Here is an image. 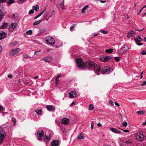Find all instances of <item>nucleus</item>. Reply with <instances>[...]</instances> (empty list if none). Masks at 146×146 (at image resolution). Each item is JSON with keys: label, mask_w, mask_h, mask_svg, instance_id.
Listing matches in <instances>:
<instances>
[{"label": "nucleus", "mask_w": 146, "mask_h": 146, "mask_svg": "<svg viewBox=\"0 0 146 146\" xmlns=\"http://www.w3.org/2000/svg\"><path fill=\"white\" fill-rule=\"evenodd\" d=\"M92 69H93L95 74L98 75H100L101 72L103 74H108L112 70V68H108L107 66H104L102 68L101 71V68L100 66L99 65L95 63L92 61Z\"/></svg>", "instance_id": "1"}, {"label": "nucleus", "mask_w": 146, "mask_h": 146, "mask_svg": "<svg viewBox=\"0 0 146 146\" xmlns=\"http://www.w3.org/2000/svg\"><path fill=\"white\" fill-rule=\"evenodd\" d=\"M77 67L81 69L87 68L90 70L91 68V61H88L86 63L83 62V59L81 58H76L75 59Z\"/></svg>", "instance_id": "2"}, {"label": "nucleus", "mask_w": 146, "mask_h": 146, "mask_svg": "<svg viewBox=\"0 0 146 146\" xmlns=\"http://www.w3.org/2000/svg\"><path fill=\"white\" fill-rule=\"evenodd\" d=\"M6 136V133L3 129L0 126V144L2 143Z\"/></svg>", "instance_id": "3"}, {"label": "nucleus", "mask_w": 146, "mask_h": 146, "mask_svg": "<svg viewBox=\"0 0 146 146\" xmlns=\"http://www.w3.org/2000/svg\"><path fill=\"white\" fill-rule=\"evenodd\" d=\"M46 41L48 45H52L54 44L55 41L54 39L50 36H48L46 38Z\"/></svg>", "instance_id": "4"}, {"label": "nucleus", "mask_w": 146, "mask_h": 146, "mask_svg": "<svg viewBox=\"0 0 146 146\" xmlns=\"http://www.w3.org/2000/svg\"><path fill=\"white\" fill-rule=\"evenodd\" d=\"M128 50V47L127 46L124 45L121 49L118 50V53L120 55H122L125 54Z\"/></svg>", "instance_id": "5"}, {"label": "nucleus", "mask_w": 146, "mask_h": 146, "mask_svg": "<svg viewBox=\"0 0 146 146\" xmlns=\"http://www.w3.org/2000/svg\"><path fill=\"white\" fill-rule=\"evenodd\" d=\"M20 49L17 48L12 50L10 52L9 55L13 56L18 54L20 51Z\"/></svg>", "instance_id": "6"}, {"label": "nucleus", "mask_w": 146, "mask_h": 146, "mask_svg": "<svg viewBox=\"0 0 146 146\" xmlns=\"http://www.w3.org/2000/svg\"><path fill=\"white\" fill-rule=\"evenodd\" d=\"M44 135V133L43 131V130H40L38 131L37 132V136L38 137V140H40L42 139L41 138H39L43 137Z\"/></svg>", "instance_id": "7"}, {"label": "nucleus", "mask_w": 146, "mask_h": 146, "mask_svg": "<svg viewBox=\"0 0 146 146\" xmlns=\"http://www.w3.org/2000/svg\"><path fill=\"white\" fill-rule=\"evenodd\" d=\"M111 59V57L109 56H106L104 57L101 58V60L104 62H105Z\"/></svg>", "instance_id": "8"}, {"label": "nucleus", "mask_w": 146, "mask_h": 146, "mask_svg": "<svg viewBox=\"0 0 146 146\" xmlns=\"http://www.w3.org/2000/svg\"><path fill=\"white\" fill-rule=\"evenodd\" d=\"M52 59L51 56H48L42 58L41 60H44L45 62H49Z\"/></svg>", "instance_id": "9"}, {"label": "nucleus", "mask_w": 146, "mask_h": 146, "mask_svg": "<svg viewBox=\"0 0 146 146\" xmlns=\"http://www.w3.org/2000/svg\"><path fill=\"white\" fill-rule=\"evenodd\" d=\"M76 96V92L75 91H72L69 93V98H74Z\"/></svg>", "instance_id": "10"}, {"label": "nucleus", "mask_w": 146, "mask_h": 146, "mask_svg": "<svg viewBox=\"0 0 146 146\" xmlns=\"http://www.w3.org/2000/svg\"><path fill=\"white\" fill-rule=\"evenodd\" d=\"M69 122V119L66 118H64L62 119L61 122L63 124L67 125L68 124Z\"/></svg>", "instance_id": "11"}, {"label": "nucleus", "mask_w": 146, "mask_h": 146, "mask_svg": "<svg viewBox=\"0 0 146 146\" xmlns=\"http://www.w3.org/2000/svg\"><path fill=\"white\" fill-rule=\"evenodd\" d=\"M46 108L47 110L50 111H53L55 109L54 107L50 105H47L46 106Z\"/></svg>", "instance_id": "12"}, {"label": "nucleus", "mask_w": 146, "mask_h": 146, "mask_svg": "<svg viewBox=\"0 0 146 146\" xmlns=\"http://www.w3.org/2000/svg\"><path fill=\"white\" fill-rule=\"evenodd\" d=\"M60 142L58 140H53L51 143L52 146H58L59 145Z\"/></svg>", "instance_id": "13"}, {"label": "nucleus", "mask_w": 146, "mask_h": 146, "mask_svg": "<svg viewBox=\"0 0 146 146\" xmlns=\"http://www.w3.org/2000/svg\"><path fill=\"white\" fill-rule=\"evenodd\" d=\"M144 135L143 133H139V135H138L137 137V139H138V140L140 141H142L143 140Z\"/></svg>", "instance_id": "14"}, {"label": "nucleus", "mask_w": 146, "mask_h": 146, "mask_svg": "<svg viewBox=\"0 0 146 146\" xmlns=\"http://www.w3.org/2000/svg\"><path fill=\"white\" fill-rule=\"evenodd\" d=\"M110 129L113 132L116 133H120L121 132L117 129L114 128H110Z\"/></svg>", "instance_id": "15"}, {"label": "nucleus", "mask_w": 146, "mask_h": 146, "mask_svg": "<svg viewBox=\"0 0 146 146\" xmlns=\"http://www.w3.org/2000/svg\"><path fill=\"white\" fill-rule=\"evenodd\" d=\"M6 33L4 32L1 31L0 32V40L6 37Z\"/></svg>", "instance_id": "16"}, {"label": "nucleus", "mask_w": 146, "mask_h": 146, "mask_svg": "<svg viewBox=\"0 0 146 146\" xmlns=\"http://www.w3.org/2000/svg\"><path fill=\"white\" fill-rule=\"evenodd\" d=\"M85 138V136L81 133H80L78 135L77 138L79 139H83Z\"/></svg>", "instance_id": "17"}, {"label": "nucleus", "mask_w": 146, "mask_h": 146, "mask_svg": "<svg viewBox=\"0 0 146 146\" xmlns=\"http://www.w3.org/2000/svg\"><path fill=\"white\" fill-rule=\"evenodd\" d=\"M17 27V23H12L10 26V28L12 29H15Z\"/></svg>", "instance_id": "18"}, {"label": "nucleus", "mask_w": 146, "mask_h": 146, "mask_svg": "<svg viewBox=\"0 0 146 146\" xmlns=\"http://www.w3.org/2000/svg\"><path fill=\"white\" fill-rule=\"evenodd\" d=\"M135 34V32L133 31H131L130 32H129L127 33V37H131L133 36Z\"/></svg>", "instance_id": "19"}, {"label": "nucleus", "mask_w": 146, "mask_h": 146, "mask_svg": "<svg viewBox=\"0 0 146 146\" xmlns=\"http://www.w3.org/2000/svg\"><path fill=\"white\" fill-rule=\"evenodd\" d=\"M134 40L136 42H141L143 40V39L141 38L139 36H138L137 38H135L134 39Z\"/></svg>", "instance_id": "20"}, {"label": "nucleus", "mask_w": 146, "mask_h": 146, "mask_svg": "<svg viewBox=\"0 0 146 146\" xmlns=\"http://www.w3.org/2000/svg\"><path fill=\"white\" fill-rule=\"evenodd\" d=\"M46 9H44V10H43L37 16H36L34 19L35 20L37 18L39 17L40 16L43 14V13L45 12V11H46Z\"/></svg>", "instance_id": "21"}, {"label": "nucleus", "mask_w": 146, "mask_h": 146, "mask_svg": "<svg viewBox=\"0 0 146 146\" xmlns=\"http://www.w3.org/2000/svg\"><path fill=\"white\" fill-rule=\"evenodd\" d=\"M8 25L7 23H3L2 25L0 26V29H3L5 28Z\"/></svg>", "instance_id": "22"}, {"label": "nucleus", "mask_w": 146, "mask_h": 146, "mask_svg": "<svg viewBox=\"0 0 146 146\" xmlns=\"http://www.w3.org/2000/svg\"><path fill=\"white\" fill-rule=\"evenodd\" d=\"M35 111L37 113V114L39 115H41L42 114V110L40 109H38L37 110H35Z\"/></svg>", "instance_id": "23"}, {"label": "nucleus", "mask_w": 146, "mask_h": 146, "mask_svg": "<svg viewBox=\"0 0 146 146\" xmlns=\"http://www.w3.org/2000/svg\"><path fill=\"white\" fill-rule=\"evenodd\" d=\"M88 7V5H85L83 7V9L82 10V12L83 13H85V10L87 9V8Z\"/></svg>", "instance_id": "24"}, {"label": "nucleus", "mask_w": 146, "mask_h": 146, "mask_svg": "<svg viewBox=\"0 0 146 146\" xmlns=\"http://www.w3.org/2000/svg\"><path fill=\"white\" fill-rule=\"evenodd\" d=\"M15 2L14 0H9L7 2V5H10L14 3Z\"/></svg>", "instance_id": "25"}, {"label": "nucleus", "mask_w": 146, "mask_h": 146, "mask_svg": "<svg viewBox=\"0 0 146 146\" xmlns=\"http://www.w3.org/2000/svg\"><path fill=\"white\" fill-rule=\"evenodd\" d=\"M42 21L40 20L37 21H35L33 23V25L34 26H35L39 24Z\"/></svg>", "instance_id": "26"}, {"label": "nucleus", "mask_w": 146, "mask_h": 146, "mask_svg": "<svg viewBox=\"0 0 146 146\" xmlns=\"http://www.w3.org/2000/svg\"><path fill=\"white\" fill-rule=\"evenodd\" d=\"M33 8L36 11H37L39 10V6L37 5H36V6H33Z\"/></svg>", "instance_id": "27"}, {"label": "nucleus", "mask_w": 146, "mask_h": 146, "mask_svg": "<svg viewBox=\"0 0 146 146\" xmlns=\"http://www.w3.org/2000/svg\"><path fill=\"white\" fill-rule=\"evenodd\" d=\"M113 52V49H109L106 50L105 52L107 53H111Z\"/></svg>", "instance_id": "28"}, {"label": "nucleus", "mask_w": 146, "mask_h": 146, "mask_svg": "<svg viewBox=\"0 0 146 146\" xmlns=\"http://www.w3.org/2000/svg\"><path fill=\"white\" fill-rule=\"evenodd\" d=\"M18 44V42L16 41H14L13 42L11 45L13 46H15Z\"/></svg>", "instance_id": "29"}, {"label": "nucleus", "mask_w": 146, "mask_h": 146, "mask_svg": "<svg viewBox=\"0 0 146 146\" xmlns=\"http://www.w3.org/2000/svg\"><path fill=\"white\" fill-rule=\"evenodd\" d=\"M26 34L28 35H31L32 33V31L31 30H29L28 31H27L26 32Z\"/></svg>", "instance_id": "30"}, {"label": "nucleus", "mask_w": 146, "mask_h": 146, "mask_svg": "<svg viewBox=\"0 0 146 146\" xmlns=\"http://www.w3.org/2000/svg\"><path fill=\"white\" fill-rule=\"evenodd\" d=\"M60 6L62 9H64V0H63L62 2L61 3V4L60 5Z\"/></svg>", "instance_id": "31"}, {"label": "nucleus", "mask_w": 146, "mask_h": 146, "mask_svg": "<svg viewBox=\"0 0 146 146\" xmlns=\"http://www.w3.org/2000/svg\"><path fill=\"white\" fill-rule=\"evenodd\" d=\"M137 113L139 114H143L145 113V111H139L137 112Z\"/></svg>", "instance_id": "32"}, {"label": "nucleus", "mask_w": 146, "mask_h": 146, "mask_svg": "<svg viewBox=\"0 0 146 146\" xmlns=\"http://www.w3.org/2000/svg\"><path fill=\"white\" fill-rule=\"evenodd\" d=\"M122 125L124 127H126L127 125V123L126 122L124 121L122 123Z\"/></svg>", "instance_id": "33"}, {"label": "nucleus", "mask_w": 146, "mask_h": 146, "mask_svg": "<svg viewBox=\"0 0 146 146\" xmlns=\"http://www.w3.org/2000/svg\"><path fill=\"white\" fill-rule=\"evenodd\" d=\"M23 57L25 58H29V56L26 53H24L23 54Z\"/></svg>", "instance_id": "34"}, {"label": "nucleus", "mask_w": 146, "mask_h": 146, "mask_svg": "<svg viewBox=\"0 0 146 146\" xmlns=\"http://www.w3.org/2000/svg\"><path fill=\"white\" fill-rule=\"evenodd\" d=\"M114 59L117 62H118L119 61V57H115Z\"/></svg>", "instance_id": "35"}, {"label": "nucleus", "mask_w": 146, "mask_h": 146, "mask_svg": "<svg viewBox=\"0 0 146 146\" xmlns=\"http://www.w3.org/2000/svg\"><path fill=\"white\" fill-rule=\"evenodd\" d=\"M101 32L104 34H106L108 33V31H105V30H102V31Z\"/></svg>", "instance_id": "36"}, {"label": "nucleus", "mask_w": 146, "mask_h": 146, "mask_svg": "<svg viewBox=\"0 0 146 146\" xmlns=\"http://www.w3.org/2000/svg\"><path fill=\"white\" fill-rule=\"evenodd\" d=\"M40 52H41V51L40 50H39V51H35V53H34L35 54V55H36L37 56H38L39 54V53Z\"/></svg>", "instance_id": "37"}, {"label": "nucleus", "mask_w": 146, "mask_h": 146, "mask_svg": "<svg viewBox=\"0 0 146 146\" xmlns=\"http://www.w3.org/2000/svg\"><path fill=\"white\" fill-rule=\"evenodd\" d=\"M34 9H32L30 10L29 11V14H32L33 13H34Z\"/></svg>", "instance_id": "38"}, {"label": "nucleus", "mask_w": 146, "mask_h": 146, "mask_svg": "<svg viewBox=\"0 0 146 146\" xmlns=\"http://www.w3.org/2000/svg\"><path fill=\"white\" fill-rule=\"evenodd\" d=\"M142 55H145L146 54V50H143L141 53Z\"/></svg>", "instance_id": "39"}, {"label": "nucleus", "mask_w": 146, "mask_h": 146, "mask_svg": "<svg viewBox=\"0 0 146 146\" xmlns=\"http://www.w3.org/2000/svg\"><path fill=\"white\" fill-rule=\"evenodd\" d=\"M50 139V137H46L44 139V141H45L46 142L48 141Z\"/></svg>", "instance_id": "40"}, {"label": "nucleus", "mask_w": 146, "mask_h": 146, "mask_svg": "<svg viewBox=\"0 0 146 146\" xmlns=\"http://www.w3.org/2000/svg\"><path fill=\"white\" fill-rule=\"evenodd\" d=\"M146 85V81H143V83L141 84V86H144Z\"/></svg>", "instance_id": "41"}, {"label": "nucleus", "mask_w": 146, "mask_h": 146, "mask_svg": "<svg viewBox=\"0 0 146 146\" xmlns=\"http://www.w3.org/2000/svg\"><path fill=\"white\" fill-rule=\"evenodd\" d=\"M110 103L113 106L114 104L113 102L111 100H110L109 101Z\"/></svg>", "instance_id": "42"}, {"label": "nucleus", "mask_w": 146, "mask_h": 146, "mask_svg": "<svg viewBox=\"0 0 146 146\" xmlns=\"http://www.w3.org/2000/svg\"><path fill=\"white\" fill-rule=\"evenodd\" d=\"M121 130L125 133H127L129 131L128 130H124L122 129H121Z\"/></svg>", "instance_id": "43"}, {"label": "nucleus", "mask_w": 146, "mask_h": 146, "mask_svg": "<svg viewBox=\"0 0 146 146\" xmlns=\"http://www.w3.org/2000/svg\"><path fill=\"white\" fill-rule=\"evenodd\" d=\"M136 43L137 44V45H142V43L137 42H136Z\"/></svg>", "instance_id": "44"}, {"label": "nucleus", "mask_w": 146, "mask_h": 146, "mask_svg": "<svg viewBox=\"0 0 146 146\" xmlns=\"http://www.w3.org/2000/svg\"><path fill=\"white\" fill-rule=\"evenodd\" d=\"M0 17H3V12L1 11V10H0Z\"/></svg>", "instance_id": "45"}, {"label": "nucleus", "mask_w": 146, "mask_h": 146, "mask_svg": "<svg viewBox=\"0 0 146 146\" xmlns=\"http://www.w3.org/2000/svg\"><path fill=\"white\" fill-rule=\"evenodd\" d=\"M7 0H0V3H3L6 1Z\"/></svg>", "instance_id": "46"}, {"label": "nucleus", "mask_w": 146, "mask_h": 146, "mask_svg": "<svg viewBox=\"0 0 146 146\" xmlns=\"http://www.w3.org/2000/svg\"><path fill=\"white\" fill-rule=\"evenodd\" d=\"M58 80H59V78H57V77H56V80H56L55 83L56 84H57V82Z\"/></svg>", "instance_id": "47"}, {"label": "nucleus", "mask_w": 146, "mask_h": 146, "mask_svg": "<svg viewBox=\"0 0 146 146\" xmlns=\"http://www.w3.org/2000/svg\"><path fill=\"white\" fill-rule=\"evenodd\" d=\"M115 105H116L117 106H119V104L118 103H117V102H115Z\"/></svg>", "instance_id": "48"}, {"label": "nucleus", "mask_w": 146, "mask_h": 146, "mask_svg": "<svg viewBox=\"0 0 146 146\" xmlns=\"http://www.w3.org/2000/svg\"><path fill=\"white\" fill-rule=\"evenodd\" d=\"M97 126L98 127H101L102 125L100 123H98L97 124Z\"/></svg>", "instance_id": "49"}, {"label": "nucleus", "mask_w": 146, "mask_h": 146, "mask_svg": "<svg viewBox=\"0 0 146 146\" xmlns=\"http://www.w3.org/2000/svg\"><path fill=\"white\" fill-rule=\"evenodd\" d=\"M88 109L90 110H91V104L90 105L89 107L88 108Z\"/></svg>", "instance_id": "50"}, {"label": "nucleus", "mask_w": 146, "mask_h": 146, "mask_svg": "<svg viewBox=\"0 0 146 146\" xmlns=\"http://www.w3.org/2000/svg\"><path fill=\"white\" fill-rule=\"evenodd\" d=\"M8 77L9 78H12V76L11 74H9L8 76Z\"/></svg>", "instance_id": "51"}, {"label": "nucleus", "mask_w": 146, "mask_h": 146, "mask_svg": "<svg viewBox=\"0 0 146 146\" xmlns=\"http://www.w3.org/2000/svg\"><path fill=\"white\" fill-rule=\"evenodd\" d=\"M75 102H72V103L71 104L70 106H73V105H75Z\"/></svg>", "instance_id": "52"}, {"label": "nucleus", "mask_w": 146, "mask_h": 146, "mask_svg": "<svg viewBox=\"0 0 146 146\" xmlns=\"http://www.w3.org/2000/svg\"><path fill=\"white\" fill-rule=\"evenodd\" d=\"M12 120L14 122V124H15V122H16V121H15V118H13L12 119Z\"/></svg>", "instance_id": "53"}, {"label": "nucleus", "mask_w": 146, "mask_h": 146, "mask_svg": "<svg viewBox=\"0 0 146 146\" xmlns=\"http://www.w3.org/2000/svg\"><path fill=\"white\" fill-rule=\"evenodd\" d=\"M3 110V107L2 106L0 105V110Z\"/></svg>", "instance_id": "54"}, {"label": "nucleus", "mask_w": 146, "mask_h": 146, "mask_svg": "<svg viewBox=\"0 0 146 146\" xmlns=\"http://www.w3.org/2000/svg\"><path fill=\"white\" fill-rule=\"evenodd\" d=\"M99 35V33H97L95 35H94L93 36V37H95L96 36H97V35Z\"/></svg>", "instance_id": "55"}, {"label": "nucleus", "mask_w": 146, "mask_h": 146, "mask_svg": "<svg viewBox=\"0 0 146 146\" xmlns=\"http://www.w3.org/2000/svg\"><path fill=\"white\" fill-rule=\"evenodd\" d=\"M100 2L102 3H104L106 2V1H102V0H101L100 1Z\"/></svg>", "instance_id": "56"}, {"label": "nucleus", "mask_w": 146, "mask_h": 146, "mask_svg": "<svg viewBox=\"0 0 146 146\" xmlns=\"http://www.w3.org/2000/svg\"><path fill=\"white\" fill-rule=\"evenodd\" d=\"M143 10V9H141L139 11V12L137 13V14H139Z\"/></svg>", "instance_id": "57"}, {"label": "nucleus", "mask_w": 146, "mask_h": 146, "mask_svg": "<svg viewBox=\"0 0 146 146\" xmlns=\"http://www.w3.org/2000/svg\"><path fill=\"white\" fill-rule=\"evenodd\" d=\"M144 29H143L141 30L138 29V30H137L138 31H141L143 30Z\"/></svg>", "instance_id": "58"}, {"label": "nucleus", "mask_w": 146, "mask_h": 146, "mask_svg": "<svg viewBox=\"0 0 146 146\" xmlns=\"http://www.w3.org/2000/svg\"><path fill=\"white\" fill-rule=\"evenodd\" d=\"M92 129L93 128V127H94V123L93 122H92Z\"/></svg>", "instance_id": "59"}, {"label": "nucleus", "mask_w": 146, "mask_h": 146, "mask_svg": "<svg viewBox=\"0 0 146 146\" xmlns=\"http://www.w3.org/2000/svg\"><path fill=\"white\" fill-rule=\"evenodd\" d=\"M75 26H76V25L74 24H73V25H72V27H73V28H74L75 27Z\"/></svg>", "instance_id": "60"}, {"label": "nucleus", "mask_w": 146, "mask_h": 146, "mask_svg": "<svg viewBox=\"0 0 146 146\" xmlns=\"http://www.w3.org/2000/svg\"><path fill=\"white\" fill-rule=\"evenodd\" d=\"M73 29L74 28H73V27H71L70 28V31H72L73 30Z\"/></svg>", "instance_id": "61"}, {"label": "nucleus", "mask_w": 146, "mask_h": 146, "mask_svg": "<svg viewBox=\"0 0 146 146\" xmlns=\"http://www.w3.org/2000/svg\"><path fill=\"white\" fill-rule=\"evenodd\" d=\"M61 75H58L57 76H56L57 78H59L60 77H61Z\"/></svg>", "instance_id": "62"}, {"label": "nucleus", "mask_w": 146, "mask_h": 146, "mask_svg": "<svg viewBox=\"0 0 146 146\" xmlns=\"http://www.w3.org/2000/svg\"><path fill=\"white\" fill-rule=\"evenodd\" d=\"M145 125H146V121L143 124V125L144 126Z\"/></svg>", "instance_id": "63"}, {"label": "nucleus", "mask_w": 146, "mask_h": 146, "mask_svg": "<svg viewBox=\"0 0 146 146\" xmlns=\"http://www.w3.org/2000/svg\"><path fill=\"white\" fill-rule=\"evenodd\" d=\"M146 5H145V6H144L142 7V9H143L144 8H146Z\"/></svg>", "instance_id": "64"}]
</instances>
